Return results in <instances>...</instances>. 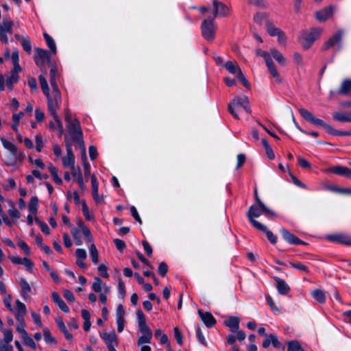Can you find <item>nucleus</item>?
I'll return each mask as SVG.
<instances>
[{
    "mask_svg": "<svg viewBox=\"0 0 351 351\" xmlns=\"http://www.w3.org/2000/svg\"><path fill=\"white\" fill-rule=\"evenodd\" d=\"M239 319L237 317L231 316L225 322L226 326H228L232 332H235L239 329Z\"/></svg>",
    "mask_w": 351,
    "mask_h": 351,
    "instance_id": "nucleus-25",
    "label": "nucleus"
},
{
    "mask_svg": "<svg viewBox=\"0 0 351 351\" xmlns=\"http://www.w3.org/2000/svg\"><path fill=\"white\" fill-rule=\"evenodd\" d=\"M22 339H23V342L27 346L30 347L32 349H33V350H36V343L34 342L33 339L29 335H27L25 337H23V338H22Z\"/></svg>",
    "mask_w": 351,
    "mask_h": 351,
    "instance_id": "nucleus-49",
    "label": "nucleus"
},
{
    "mask_svg": "<svg viewBox=\"0 0 351 351\" xmlns=\"http://www.w3.org/2000/svg\"><path fill=\"white\" fill-rule=\"evenodd\" d=\"M328 239L333 242H337L341 244H345L347 245H351V237L343 234H332L328 237Z\"/></svg>",
    "mask_w": 351,
    "mask_h": 351,
    "instance_id": "nucleus-17",
    "label": "nucleus"
},
{
    "mask_svg": "<svg viewBox=\"0 0 351 351\" xmlns=\"http://www.w3.org/2000/svg\"><path fill=\"white\" fill-rule=\"evenodd\" d=\"M103 281L101 278L97 277L95 278V281L93 283L92 289L94 291L99 293L101 291Z\"/></svg>",
    "mask_w": 351,
    "mask_h": 351,
    "instance_id": "nucleus-48",
    "label": "nucleus"
},
{
    "mask_svg": "<svg viewBox=\"0 0 351 351\" xmlns=\"http://www.w3.org/2000/svg\"><path fill=\"white\" fill-rule=\"evenodd\" d=\"M239 108H243L247 113L251 112L249 99L245 95L234 98L228 104L229 112L237 119H239L237 113Z\"/></svg>",
    "mask_w": 351,
    "mask_h": 351,
    "instance_id": "nucleus-3",
    "label": "nucleus"
},
{
    "mask_svg": "<svg viewBox=\"0 0 351 351\" xmlns=\"http://www.w3.org/2000/svg\"><path fill=\"white\" fill-rule=\"evenodd\" d=\"M47 98V108L50 114L53 117V119H58L59 117L57 114L58 110L60 108L62 101L61 94L59 89L52 90L51 93L45 95Z\"/></svg>",
    "mask_w": 351,
    "mask_h": 351,
    "instance_id": "nucleus-4",
    "label": "nucleus"
},
{
    "mask_svg": "<svg viewBox=\"0 0 351 351\" xmlns=\"http://www.w3.org/2000/svg\"><path fill=\"white\" fill-rule=\"evenodd\" d=\"M71 232L72 236L75 241L76 245H82V240L80 237V230L75 228H73L71 229Z\"/></svg>",
    "mask_w": 351,
    "mask_h": 351,
    "instance_id": "nucleus-47",
    "label": "nucleus"
},
{
    "mask_svg": "<svg viewBox=\"0 0 351 351\" xmlns=\"http://www.w3.org/2000/svg\"><path fill=\"white\" fill-rule=\"evenodd\" d=\"M35 222L40 227V229L44 234H49L50 233V230L47 223L42 222L38 218L35 219Z\"/></svg>",
    "mask_w": 351,
    "mask_h": 351,
    "instance_id": "nucleus-51",
    "label": "nucleus"
},
{
    "mask_svg": "<svg viewBox=\"0 0 351 351\" xmlns=\"http://www.w3.org/2000/svg\"><path fill=\"white\" fill-rule=\"evenodd\" d=\"M100 337L105 342L106 346H108L109 345H118L117 337L114 330H112L110 332H101Z\"/></svg>",
    "mask_w": 351,
    "mask_h": 351,
    "instance_id": "nucleus-15",
    "label": "nucleus"
},
{
    "mask_svg": "<svg viewBox=\"0 0 351 351\" xmlns=\"http://www.w3.org/2000/svg\"><path fill=\"white\" fill-rule=\"evenodd\" d=\"M92 193H95L99 191V182L95 175L91 176Z\"/></svg>",
    "mask_w": 351,
    "mask_h": 351,
    "instance_id": "nucleus-60",
    "label": "nucleus"
},
{
    "mask_svg": "<svg viewBox=\"0 0 351 351\" xmlns=\"http://www.w3.org/2000/svg\"><path fill=\"white\" fill-rule=\"evenodd\" d=\"M38 199L37 197H32L28 204V209L32 214H36L38 210Z\"/></svg>",
    "mask_w": 351,
    "mask_h": 351,
    "instance_id": "nucleus-38",
    "label": "nucleus"
},
{
    "mask_svg": "<svg viewBox=\"0 0 351 351\" xmlns=\"http://www.w3.org/2000/svg\"><path fill=\"white\" fill-rule=\"evenodd\" d=\"M343 32L341 30L338 31L324 43L322 47V50L326 51L335 46H338L339 48Z\"/></svg>",
    "mask_w": 351,
    "mask_h": 351,
    "instance_id": "nucleus-9",
    "label": "nucleus"
},
{
    "mask_svg": "<svg viewBox=\"0 0 351 351\" xmlns=\"http://www.w3.org/2000/svg\"><path fill=\"white\" fill-rule=\"evenodd\" d=\"M43 337L45 342L49 344H57L56 339L51 335V332L47 328L43 329Z\"/></svg>",
    "mask_w": 351,
    "mask_h": 351,
    "instance_id": "nucleus-35",
    "label": "nucleus"
},
{
    "mask_svg": "<svg viewBox=\"0 0 351 351\" xmlns=\"http://www.w3.org/2000/svg\"><path fill=\"white\" fill-rule=\"evenodd\" d=\"M280 232L283 239L289 244L295 245L296 243H298L299 238L295 236L289 230L285 228H281Z\"/></svg>",
    "mask_w": 351,
    "mask_h": 351,
    "instance_id": "nucleus-19",
    "label": "nucleus"
},
{
    "mask_svg": "<svg viewBox=\"0 0 351 351\" xmlns=\"http://www.w3.org/2000/svg\"><path fill=\"white\" fill-rule=\"evenodd\" d=\"M213 5L214 8V18L226 16L230 14V8L223 3L218 0L213 1Z\"/></svg>",
    "mask_w": 351,
    "mask_h": 351,
    "instance_id": "nucleus-10",
    "label": "nucleus"
},
{
    "mask_svg": "<svg viewBox=\"0 0 351 351\" xmlns=\"http://www.w3.org/2000/svg\"><path fill=\"white\" fill-rule=\"evenodd\" d=\"M136 315L140 332L143 335L153 336L152 330L147 326L146 324L145 316L143 311L141 310H137Z\"/></svg>",
    "mask_w": 351,
    "mask_h": 351,
    "instance_id": "nucleus-11",
    "label": "nucleus"
},
{
    "mask_svg": "<svg viewBox=\"0 0 351 351\" xmlns=\"http://www.w3.org/2000/svg\"><path fill=\"white\" fill-rule=\"evenodd\" d=\"M287 351H304V349L298 341L291 340L287 342Z\"/></svg>",
    "mask_w": 351,
    "mask_h": 351,
    "instance_id": "nucleus-32",
    "label": "nucleus"
},
{
    "mask_svg": "<svg viewBox=\"0 0 351 351\" xmlns=\"http://www.w3.org/2000/svg\"><path fill=\"white\" fill-rule=\"evenodd\" d=\"M254 20L257 24L261 25H263V23L265 21H268L267 15L266 13H264V12H258L254 16Z\"/></svg>",
    "mask_w": 351,
    "mask_h": 351,
    "instance_id": "nucleus-45",
    "label": "nucleus"
},
{
    "mask_svg": "<svg viewBox=\"0 0 351 351\" xmlns=\"http://www.w3.org/2000/svg\"><path fill=\"white\" fill-rule=\"evenodd\" d=\"M0 140L4 148L11 152L14 155H16L17 148L14 143L8 141L4 137H1Z\"/></svg>",
    "mask_w": 351,
    "mask_h": 351,
    "instance_id": "nucleus-31",
    "label": "nucleus"
},
{
    "mask_svg": "<svg viewBox=\"0 0 351 351\" xmlns=\"http://www.w3.org/2000/svg\"><path fill=\"white\" fill-rule=\"evenodd\" d=\"M21 44L24 51H26L28 54H31L32 43L29 37H25L23 40H22Z\"/></svg>",
    "mask_w": 351,
    "mask_h": 351,
    "instance_id": "nucleus-43",
    "label": "nucleus"
},
{
    "mask_svg": "<svg viewBox=\"0 0 351 351\" xmlns=\"http://www.w3.org/2000/svg\"><path fill=\"white\" fill-rule=\"evenodd\" d=\"M82 212L84 213V215L86 219L88 220V221L91 220L93 217L89 213L88 208L85 201H82Z\"/></svg>",
    "mask_w": 351,
    "mask_h": 351,
    "instance_id": "nucleus-59",
    "label": "nucleus"
},
{
    "mask_svg": "<svg viewBox=\"0 0 351 351\" xmlns=\"http://www.w3.org/2000/svg\"><path fill=\"white\" fill-rule=\"evenodd\" d=\"M225 68L232 74H237L239 71L241 70L240 67L238 65L234 64L232 61L226 62L225 64Z\"/></svg>",
    "mask_w": 351,
    "mask_h": 351,
    "instance_id": "nucleus-40",
    "label": "nucleus"
},
{
    "mask_svg": "<svg viewBox=\"0 0 351 351\" xmlns=\"http://www.w3.org/2000/svg\"><path fill=\"white\" fill-rule=\"evenodd\" d=\"M107 271L108 268L104 264H101L98 267V271L99 272L100 275L106 278L109 277V274Z\"/></svg>",
    "mask_w": 351,
    "mask_h": 351,
    "instance_id": "nucleus-63",
    "label": "nucleus"
},
{
    "mask_svg": "<svg viewBox=\"0 0 351 351\" xmlns=\"http://www.w3.org/2000/svg\"><path fill=\"white\" fill-rule=\"evenodd\" d=\"M300 114L306 121L314 125L323 127L326 131L329 134L332 126L326 123L323 120L316 118L313 114L305 108H300L298 110Z\"/></svg>",
    "mask_w": 351,
    "mask_h": 351,
    "instance_id": "nucleus-8",
    "label": "nucleus"
},
{
    "mask_svg": "<svg viewBox=\"0 0 351 351\" xmlns=\"http://www.w3.org/2000/svg\"><path fill=\"white\" fill-rule=\"evenodd\" d=\"M217 25L213 19H204L201 25L202 36L208 41H213L215 38Z\"/></svg>",
    "mask_w": 351,
    "mask_h": 351,
    "instance_id": "nucleus-7",
    "label": "nucleus"
},
{
    "mask_svg": "<svg viewBox=\"0 0 351 351\" xmlns=\"http://www.w3.org/2000/svg\"><path fill=\"white\" fill-rule=\"evenodd\" d=\"M263 228H256L257 230L263 231L265 233L267 239L271 244H276L277 242V237L273 234V232L268 230V228L263 224Z\"/></svg>",
    "mask_w": 351,
    "mask_h": 351,
    "instance_id": "nucleus-28",
    "label": "nucleus"
},
{
    "mask_svg": "<svg viewBox=\"0 0 351 351\" xmlns=\"http://www.w3.org/2000/svg\"><path fill=\"white\" fill-rule=\"evenodd\" d=\"M118 291L121 298L125 295V288L123 281L121 279L119 280Z\"/></svg>",
    "mask_w": 351,
    "mask_h": 351,
    "instance_id": "nucleus-62",
    "label": "nucleus"
},
{
    "mask_svg": "<svg viewBox=\"0 0 351 351\" xmlns=\"http://www.w3.org/2000/svg\"><path fill=\"white\" fill-rule=\"evenodd\" d=\"M142 244H143L144 250L147 253V256H152L153 250H152V247L150 245V244L145 240L142 241Z\"/></svg>",
    "mask_w": 351,
    "mask_h": 351,
    "instance_id": "nucleus-64",
    "label": "nucleus"
},
{
    "mask_svg": "<svg viewBox=\"0 0 351 351\" xmlns=\"http://www.w3.org/2000/svg\"><path fill=\"white\" fill-rule=\"evenodd\" d=\"M266 30L271 36H277L280 33L281 29L276 27L271 21H267Z\"/></svg>",
    "mask_w": 351,
    "mask_h": 351,
    "instance_id": "nucleus-33",
    "label": "nucleus"
},
{
    "mask_svg": "<svg viewBox=\"0 0 351 351\" xmlns=\"http://www.w3.org/2000/svg\"><path fill=\"white\" fill-rule=\"evenodd\" d=\"M15 318L16 320L25 319L24 317L27 315V308L24 303L19 300H16Z\"/></svg>",
    "mask_w": 351,
    "mask_h": 351,
    "instance_id": "nucleus-18",
    "label": "nucleus"
},
{
    "mask_svg": "<svg viewBox=\"0 0 351 351\" xmlns=\"http://www.w3.org/2000/svg\"><path fill=\"white\" fill-rule=\"evenodd\" d=\"M51 298L53 301L58 306L61 311L64 313L69 312V308L56 292L52 293Z\"/></svg>",
    "mask_w": 351,
    "mask_h": 351,
    "instance_id": "nucleus-22",
    "label": "nucleus"
},
{
    "mask_svg": "<svg viewBox=\"0 0 351 351\" xmlns=\"http://www.w3.org/2000/svg\"><path fill=\"white\" fill-rule=\"evenodd\" d=\"M13 21L8 16H5L0 23V32L12 33Z\"/></svg>",
    "mask_w": 351,
    "mask_h": 351,
    "instance_id": "nucleus-23",
    "label": "nucleus"
},
{
    "mask_svg": "<svg viewBox=\"0 0 351 351\" xmlns=\"http://www.w3.org/2000/svg\"><path fill=\"white\" fill-rule=\"evenodd\" d=\"M43 36H44V38L45 40L47 45L48 47L50 49L51 51L53 54H56L57 53V49H56V45L55 41L53 39V38L47 33H44Z\"/></svg>",
    "mask_w": 351,
    "mask_h": 351,
    "instance_id": "nucleus-30",
    "label": "nucleus"
},
{
    "mask_svg": "<svg viewBox=\"0 0 351 351\" xmlns=\"http://www.w3.org/2000/svg\"><path fill=\"white\" fill-rule=\"evenodd\" d=\"M271 55L281 66H284L286 63V59L282 54L276 49H271Z\"/></svg>",
    "mask_w": 351,
    "mask_h": 351,
    "instance_id": "nucleus-29",
    "label": "nucleus"
},
{
    "mask_svg": "<svg viewBox=\"0 0 351 351\" xmlns=\"http://www.w3.org/2000/svg\"><path fill=\"white\" fill-rule=\"evenodd\" d=\"M329 134L331 135H334V136H351V130L350 131H340V130L334 129L332 127Z\"/></svg>",
    "mask_w": 351,
    "mask_h": 351,
    "instance_id": "nucleus-53",
    "label": "nucleus"
},
{
    "mask_svg": "<svg viewBox=\"0 0 351 351\" xmlns=\"http://www.w3.org/2000/svg\"><path fill=\"white\" fill-rule=\"evenodd\" d=\"M90 254L92 261L95 264H97L99 262V253L95 244H91L90 247Z\"/></svg>",
    "mask_w": 351,
    "mask_h": 351,
    "instance_id": "nucleus-41",
    "label": "nucleus"
},
{
    "mask_svg": "<svg viewBox=\"0 0 351 351\" xmlns=\"http://www.w3.org/2000/svg\"><path fill=\"white\" fill-rule=\"evenodd\" d=\"M19 284L21 287V295L25 300H27L29 298V294L32 290L31 287L28 282L24 278L20 279Z\"/></svg>",
    "mask_w": 351,
    "mask_h": 351,
    "instance_id": "nucleus-21",
    "label": "nucleus"
},
{
    "mask_svg": "<svg viewBox=\"0 0 351 351\" xmlns=\"http://www.w3.org/2000/svg\"><path fill=\"white\" fill-rule=\"evenodd\" d=\"M46 74L47 73H45V75H39V82H40V87L42 88L43 93L45 95H48L50 93H49V86H48V84H47V79H46Z\"/></svg>",
    "mask_w": 351,
    "mask_h": 351,
    "instance_id": "nucleus-34",
    "label": "nucleus"
},
{
    "mask_svg": "<svg viewBox=\"0 0 351 351\" xmlns=\"http://www.w3.org/2000/svg\"><path fill=\"white\" fill-rule=\"evenodd\" d=\"M19 74L12 72L10 76L6 80V85L10 90H12L13 85L18 81Z\"/></svg>",
    "mask_w": 351,
    "mask_h": 351,
    "instance_id": "nucleus-39",
    "label": "nucleus"
},
{
    "mask_svg": "<svg viewBox=\"0 0 351 351\" xmlns=\"http://www.w3.org/2000/svg\"><path fill=\"white\" fill-rule=\"evenodd\" d=\"M3 304L5 306V307L10 311H13L12 305V298L10 294H7L4 298L3 299Z\"/></svg>",
    "mask_w": 351,
    "mask_h": 351,
    "instance_id": "nucleus-52",
    "label": "nucleus"
},
{
    "mask_svg": "<svg viewBox=\"0 0 351 351\" xmlns=\"http://www.w3.org/2000/svg\"><path fill=\"white\" fill-rule=\"evenodd\" d=\"M198 314L206 327L212 328L216 324V319L210 313H204L202 310L199 309Z\"/></svg>",
    "mask_w": 351,
    "mask_h": 351,
    "instance_id": "nucleus-14",
    "label": "nucleus"
},
{
    "mask_svg": "<svg viewBox=\"0 0 351 351\" xmlns=\"http://www.w3.org/2000/svg\"><path fill=\"white\" fill-rule=\"evenodd\" d=\"M339 94L348 95L351 93V80H345L343 81L339 90Z\"/></svg>",
    "mask_w": 351,
    "mask_h": 351,
    "instance_id": "nucleus-26",
    "label": "nucleus"
},
{
    "mask_svg": "<svg viewBox=\"0 0 351 351\" xmlns=\"http://www.w3.org/2000/svg\"><path fill=\"white\" fill-rule=\"evenodd\" d=\"M62 164L65 167H72L75 164V156H66L62 158Z\"/></svg>",
    "mask_w": 351,
    "mask_h": 351,
    "instance_id": "nucleus-46",
    "label": "nucleus"
},
{
    "mask_svg": "<svg viewBox=\"0 0 351 351\" xmlns=\"http://www.w3.org/2000/svg\"><path fill=\"white\" fill-rule=\"evenodd\" d=\"M262 214L269 217L275 215L274 213L271 210L269 209V213H267L258 204L252 205L247 213V216L249 221L255 228H263V224L254 219L255 217H258Z\"/></svg>",
    "mask_w": 351,
    "mask_h": 351,
    "instance_id": "nucleus-5",
    "label": "nucleus"
},
{
    "mask_svg": "<svg viewBox=\"0 0 351 351\" xmlns=\"http://www.w3.org/2000/svg\"><path fill=\"white\" fill-rule=\"evenodd\" d=\"M17 321L19 322V325L17 326L16 330L19 334H21V338H23V337H25L28 335L27 332L25 329L26 327L25 319Z\"/></svg>",
    "mask_w": 351,
    "mask_h": 351,
    "instance_id": "nucleus-42",
    "label": "nucleus"
},
{
    "mask_svg": "<svg viewBox=\"0 0 351 351\" xmlns=\"http://www.w3.org/2000/svg\"><path fill=\"white\" fill-rule=\"evenodd\" d=\"M113 243H114L117 249L120 252H122L125 247V243L121 239H114L113 240Z\"/></svg>",
    "mask_w": 351,
    "mask_h": 351,
    "instance_id": "nucleus-61",
    "label": "nucleus"
},
{
    "mask_svg": "<svg viewBox=\"0 0 351 351\" xmlns=\"http://www.w3.org/2000/svg\"><path fill=\"white\" fill-rule=\"evenodd\" d=\"M256 55L263 58L271 76L275 79V81L277 84H281L282 78L280 77L279 73L272 60L271 52L269 53L261 49H257Z\"/></svg>",
    "mask_w": 351,
    "mask_h": 351,
    "instance_id": "nucleus-6",
    "label": "nucleus"
},
{
    "mask_svg": "<svg viewBox=\"0 0 351 351\" xmlns=\"http://www.w3.org/2000/svg\"><path fill=\"white\" fill-rule=\"evenodd\" d=\"M37 56L35 57V62L37 66H44L46 61H49L51 59L50 53L45 49H43L41 48L36 49Z\"/></svg>",
    "mask_w": 351,
    "mask_h": 351,
    "instance_id": "nucleus-12",
    "label": "nucleus"
},
{
    "mask_svg": "<svg viewBox=\"0 0 351 351\" xmlns=\"http://www.w3.org/2000/svg\"><path fill=\"white\" fill-rule=\"evenodd\" d=\"M12 208L8 210V214L9 215L14 219H19L21 217V213L20 212L15 208L14 204L12 202L11 203Z\"/></svg>",
    "mask_w": 351,
    "mask_h": 351,
    "instance_id": "nucleus-50",
    "label": "nucleus"
},
{
    "mask_svg": "<svg viewBox=\"0 0 351 351\" xmlns=\"http://www.w3.org/2000/svg\"><path fill=\"white\" fill-rule=\"evenodd\" d=\"M326 171L343 176L351 180V169L346 167L337 165L329 168Z\"/></svg>",
    "mask_w": 351,
    "mask_h": 351,
    "instance_id": "nucleus-13",
    "label": "nucleus"
},
{
    "mask_svg": "<svg viewBox=\"0 0 351 351\" xmlns=\"http://www.w3.org/2000/svg\"><path fill=\"white\" fill-rule=\"evenodd\" d=\"M266 301L267 304L269 306L271 310L275 313V314H279L280 313V308H278L276 304L274 303V301L273 300L272 298L269 295H267L266 297Z\"/></svg>",
    "mask_w": 351,
    "mask_h": 351,
    "instance_id": "nucleus-44",
    "label": "nucleus"
},
{
    "mask_svg": "<svg viewBox=\"0 0 351 351\" xmlns=\"http://www.w3.org/2000/svg\"><path fill=\"white\" fill-rule=\"evenodd\" d=\"M158 274L164 277L167 274L168 271V265L165 263L162 262L159 264L158 268Z\"/></svg>",
    "mask_w": 351,
    "mask_h": 351,
    "instance_id": "nucleus-56",
    "label": "nucleus"
},
{
    "mask_svg": "<svg viewBox=\"0 0 351 351\" xmlns=\"http://www.w3.org/2000/svg\"><path fill=\"white\" fill-rule=\"evenodd\" d=\"M50 84L52 87V90L53 89H59L58 86V84L56 82V76L58 75V69L56 66H52L50 69Z\"/></svg>",
    "mask_w": 351,
    "mask_h": 351,
    "instance_id": "nucleus-27",
    "label": "nucleus"
},
{
    "mask_svg": "<svg viewBox=\"0 0 351 351\" xmlns=\"http://www.w3.org/2000/svg\"><path fill=\"white\" fill-rule=\"evenodd\" d=\"M274 279L276 282L277 289H278V293L281 295L287 294L289 293V291H290V287L287 284V282L284 280H282L277 276H275L274 278Z\"/></svg>",
    "mask_w": 351,
    "mask_h": 351,
    "instance_id": "nucleus-20",
    "label": "nucleus"
},
{
    "mask_svg": "<svg viewBox=\"0 0 351 351\" xmlns=\"http://www.w3.org/2000/svg\"><path fill=\"white\" fill-rule=\"evenodd\" d=\"M152 338V335H143L141 336L137 341L138 346H141L143 343H149L151 342V339Z\"/></svg>",
    "mask_w": 351,
    "mask_h": 351,
    "instance_id": "nucleus-58",
    "label": "nucleus"
},
{
    "mask_svg": "<svg viewBox=\"0 0 351 351\" xmlns=\"http://www.w3.org/2000/svg\"><path fill=\"white\" fill-rule=\"evenodd\" d=\"M312 295L319 303H324L326 301L325 293L320 289L313 291Z\"/></svg>",
    "mask_w": 351,
    "mask_h": 351,
    "instance_id": "nucleus-37",
    "label": "nucleus"
},
{
    "mask_svg": "<svg viewBox=\"0 0 351 351\" xmlns=\"http://www.w3.org/2000/svg\"><path fill=\"white\" fill-rule=\"evenodd\" d=\"M173 331H174L175 339H176L179 345L182 346L183 344V336H182L180 330H179V328L178 327H175L173 329Z\"/></svg>",
    "mask_w": 351,
    "mask_h": 351,
    "instance_id": "nucleus-57",
    "label": "nucleus"
},
{
    "mask_svg": "<svg viewBox=\"0 0 351 351\" xmlns=\"http://www.w3.org/2000/svg\"><path fill=\"white\" fill-rule=\"evenodd\" d=\"M237 77L238 80L242 83V84L246 87H250V83L248 80L245 78L243 73H242L241 70H239V72L237 73Z\"/></svg>",
    "mask_w": 351,
    "mask_h": 351,
    "instance_id": "nucleus-54",
    "label": "nucleus"
},
{
    "mask_svg": "<svg viewBox=\"0 0 351 351\" xmlns=\"http://www.w3.org/2000/svg\"><path fill=\"white\" fill-rule=\"evenodd\" d=\"M289 265L294 269H298L305 274H308L310 270L307 265L300 262H289Z\"/></svg>",
    "mask_w": 351,
    "mask_h": 351,
    "instance_id": "nucleus-36",
    "label": "nucleus"
},
{
    "mask_svg": "<svg viewBox=\"0 0 351 351\" xmlns=\"http://www.w3.org/2000/svg\"><path fill=\"white\" fill-rule=\"evenodd\" d=\"M322 32V29L317 27L311 28L310 30H302L300 33L299 42L305 49H307L319 38Z\"/></svg>",
    "mask_w": 351,
    "mask_h": 351,
    "instance_id": "nucleus-2",
    "label": "nucleus"
},
{
    "mask_svg": "<svg viewBox=\"0 0 351 351\" xmlns=\"http://www.w3.org/2000/svg\"><path fill=\"white\" fill-rule=\"evenodd\" d=\"M65 121L68 132L71 134L73 141L77 143L82 150L83 156L86 158V149L82 138L80 124L77 119H72L68 110L65 112Z\"/></svg>",
    "mask_w": 351,
    "mask_h": 351,
    "instance_id": "nucleus-1",
    "label": "nucleus"
},
{
    "mask_svg": "<svg viewBox=\"0 0 351 351\" xmlns=\"http://www.w3.org/2000/svg\"><path fill=\"white\" fill-rule=\"evenodd\" d=\"M3 339L5 343H9L13 339L12 330L11 329H6L3 332Z\"/></svg>",
    "mask_w": 351,
    "mask_h": 351,
    "instance_id": "nucleus-55",
    "label": "nucleus"
},
{
    "mask_svg": "<svg viewBox=\"0 0 351 351\" xmlns=\"http://www.w3.org/2000/svg\"><path fill=\"white\" fill-rule=\"evenodd\" d=\"M332 117L338 121L351 123V111L345 113L335 112L332 113Z\"/></svg>",
    "mask_w": 351,
    "mask_h": 351,
    "instance_id": "nucleus-24",
    "label": "nucleus"
},
{
    "mask_svg": "<svg viewBox=\"0 0 351 351\" xmlns=\"http://www.w3.org/2000/svg\"><path fill=\"white\" fill-rule=\"evenodd\" d=\"M332 13L333 8L332 6H328L316 12L315 18L319 22H324L329 19L332 16Z\"/></svg>",
    "mask_w": 351,
    "mask_h": 351,
    "instance_id": "nucleus-16",
    "label": "nucleus"
}]
</instances>
